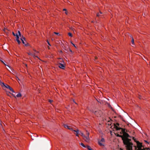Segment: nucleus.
<instances>
[{
    "label": "nucleus",
    "mask_w": 150,
    "mask_h": 150,
    "mask_svg": "<svg viewBox=\"0 0 150 150\" xmlns=\"http://www.w3.org/2000/svg\"><path fill=\"white\" fill-rule=\"evenodd\" d=\"M115 135L117 137H120L122 139L123 141L124 144L126 145L127 150H132V143L130 142L131 139L129 138H125L123 136L120 135L118 134H115Z\"/></svg>",
    "instance_id": "f257e3e1"
},
{
    "label": "nucleus",
    "mask_w": 150,
    "mask_h": 150,
    "mask_svg": "<svg viewBox=\"0 0 150 150\" xmlns=\"http://www.w3.org/2000/svg\"><path fill=\"white\" fill-rule=\"evenodd\" d=\"M136 143L137 144V148H138V150H144L143 149H142V148L143 147L142 144L140 143L138 141H137Z\"/></svg>",
    "instance_id": "f03ea898"
},
{
    "label": "nucleus",
    "mask_w": 150,
    "mask_h": 150,
    "mask_svg": "<svg viewBox=\"0 0 150 150\" xmlns=\"http://www.w3.org/2000/svg\"><path fill=\"white\" fill-rule=\"evenodd\" d=\"M92 112L94 113L95 115L98 116H100L102 112L100 110H97L94 111L93 110Z\"/></svg>",
    "instance_id": "7ed1b4c3"
},
{
    "label": "nucleus",
    "mask_w": 150,
    "mask_h": 150,
    "mask_svg": "<svg viewBox=\"0 0 150 150\" xmlns=\"http://www.w3.org/2000/svg\"><path fill=\"white\" fill-rule=\"evenodd\" d=\"M21 40L22 41V43L24 44L25 46L28 45V43L26 44V42L25 41V38L23 36H22L21 38Z\"/></svg>",
    "instance_id": "20e7f679"
},
{
    "label": "nucleus",
    "mask_w": 150,
    "mask_h": 150,
    "mask_svg": "<svg viewBox=\"0 0 150 150\" xmlns=\"http://www.w3.org/2000/svg\"><path fill=\"white\" fill-rule=\"evenodd\" d=\"M83 139L86 142H89L90 138L89 136H86L85 135H83Z\"/></svg>",
    "instance_id": "39448f33"
},
{
    "label": "nucleus",
    "mask_w": 150,
    "mask_h": 150,
    "mask_svg": "<svg viewBox=\"0 0 150 150\" xmlns=\"http://www.w3.org/2000/svg\"><path fill=\"white\" fill-rule=\"evenodd\" d=\"M123 136L125 138H128V137L132 138L126 132L124 133V134H123Z\"/></svg>",
    "instance_id": "423d86ee"
},
{
    "label": "nucleus",
    "mask_w": 150,
    "mask_h": 150,
    "mask_svg": "<svg viewBox=\"0 0 150 150\" xmlns=\"http://www.w3.org/2000/svg\"><path fill=\"white\" fill-rule=\"evenodd\" d=\"M5 87L9 89L12 92H14V91L13 88L10 87L9 85H6V86H5Z\"/></svg>",
    "instance_id": "0eeeda50"
},
{
    "label": "nucleus",
    "mask_w": 150,
    "mask_h": 150,
    "mask_svg": "<svg viewBox=\"0 0 150 150\" xmlns=\"http://www.w3.org/2000/svg\"><path fill=\"white\" fill-rule=\"evenodd\" d=\"M58 67L62 69H64V68L65 67V66L63 64L60 63L58 64Z\"/></svg>",
    "instance_id": "6e6552de"
},
{
    "label": "nucleus",
    "mask_w": 150,
    "mask_h": 150,
    "mask_svg": "<svg viewBox=\"0 0 150 150\" xmlns=\"http://www.w3.org/2000/svg\"><path fill=\"white\" fill-rule=\"evenodd\" d=\"M28 54L29 55H31V56H33L34 58L35 57H37V58H38V57L37 56L35 55V53H34V54H33L32 53L29 52V53H28Z\"/></svg>",
    "instance_id": "1a4fd4ad"
},
{
    "label": "nucleus",
    "mask_w": 150,
    "mask_h": 150,
    "mask_svg": "<svg viewBox=\"0 0 150 150\" xmlns=\"http://www.w3.org/2000/svg\"><path fill=\"white\" fill-rule=\"evenodd\" d=\"M114 127L116 129V130H120L121 129H122V128H120V127H118L115 125H114Z\"/></svg>",
    "instance_id": "9d476101"
},
{
    "label": "nucleus",
    "mask_w": 150,
    "mask_h": 150,
    "mask_svg": "<svg viewBox=\"0 0 150 150\" xmlns=\"http://www.w3.org/2000/svg\"><path fill=\"white\" fill-rule=\"evenodd\" d=\"M76 131H77V132H76V133L75 134H76V135L78 137L79 136L78 134H80V131L78 129L76 130Z\"/></svg>",
    "instance_id": "9b49d317"
},
{
    "label": "nucleus",
    "mask_w": 150,
    "mask_h": 150,
    "mask_svg": "<svg viewBox=\"0 0 150 150\" xmlns=\"http://www.w3.org/2000/svg\"><path fill=\"white\" fill-rule=\"evenodd\" d=\"M132 38V41H131V42H132V44H133V45H134V39L132 37V36H131V35H130V36Z\"/></svg>",
    "instance_id": "f8f14e48"
},
{
    "label": "nucleus",
    "mask_w": 150,
    "mask_h": 150,
    "mask_svg": "<svg viewBox=\"0 0 150 150\" xmlns=\"http://www.w3.org/2000/svg\"><path fill=\"white\" fill-rule=\"evenodd\" d=\"M21 96V94L20 93H19L18 94H17L16 96L17 97H20Z\"/></svg>",
    "instance_id": "ddd939ff"
},
{
    "label": "nucleus",
    "mask_w": 150,
    "mask_h": 150,
    "mask_svg": "<svg viewBox=\"0 0 150 150\" xmlns=\"http://www.w3.org/2000/svg\"><path fill=\"white\" fill-rule=\"evenodd\" d=\"M101 142L98 141V143L100 146H104V145L101 143Z\"/></svg>",
    "instance_id": "4468645a"
},
{
    "label": "nucleus",
    "mask_w": 150,
    "mask_h": 150,
    "mask_svg": "<svg viewBox=\"0 0 150 150\" xmlns=\"http://www.w3.org/2000/svg\"><path fill=\"white\" fill-rule=\"evenodd\" d=\"M64 127L66 128H67L68 129H69V126L65 125V124H64Z\"/></svg>",
    "instance_id": "2eb2a0df"
},
{
    "label": "nucleus",
    "mask_w": 150,
    "mask_h": 150,
    "mask_svg": "<svg viewBox=\"0 0 150 150\" xmlns=\"http://www.w3.org/2000/svg\"><path fill=\"white\" fill-rule=\"evenodd\" d=\"M121 129L122 130V132L123 134H124V133H126L125 131V129L122 128V129Z\"/></svg>",
    "instance_id": "dca6fc26"
},
{
    "label": "nucleus",
    "mask_w": 150,
    "mask_h": 150,
    "mask_svg": "<svg viewBox=\"0 0 150 150\" xmlns=\"http://www.w3.org/2000/svg\"><path fill=\"white\" fill-rule=\"evenodd\" d=\"M16 35V40H19V37L18 35V34L17 33Z\"/></svg>",
    "instance_id": "f3484780"
},
{
    "label": "nucleus",
    "mask_w": 150,
    "mask_h": 150,
    "mask_svg": "<svg viewBox=\"0 0 150 150\" xmlns=\"http://www.w3.org/2000/svg\"><path fill=\"white\" fill-rule=\"evenodd\" d=\"M18 36H19L20 37H21H21L22 36V35H21V33L19 31H18Z\"/></svg>",
    "instance_id": "a211bd4d"
},
{
    "label": "nucleus",
    "mask_w": 150,
    "mask_h": 150,
    "mask_svg": "<svg viewBox=\"0 0 150 150\" xmlns=\"http://www.w3.org/2000/svg\"><path fill=\"white\" fill-rule=\"evenodd\" d=\"M80 144L81 146H82L84 147H85V148L86 147L82 143H80Z\"/></svg>",
    "instance_id": "6ab92c4d"
},
{
    "label": "nucleus",
    "mask_w": 150,
    "mask_h": 150,
    "mask_svg": "<svg viewBox=\"0 0 150 150\" xmlns=\"http://www.w3.org/2000/svg\"><path fill=\"white\" fill-rule=\"evenodd\" d=\"M86 148L88 149V150H92V149L89 146H86Z\"/></svg>",
    "instance_id": "aec40b11"
},
{
    "label": "nucleus",
    "mask_w": 150,
    "mask_h": 150,
    "mask_svg": "<svg viewBox=\"0 0 150 150\" xmlns=\"http://www.w3.org/2000/svg\"><path fill=\"white\" fill-rule=\"evenodd\" d=\"M1 84L2 86H6V85H5L4 83L1 82Z\"/></svg>",
    "instance_id": "412c9836"
},
{
    "label": "nucleus",
    "mask_w": 150,
    "mask_h": 150,
    "mask_svg": "<svg viewBox=\"0 0 150 150\" xmlns=\"http://www.w3.org/2000/svg\"><path fill=\"white\" fill-rule=\"evenodd\" d=\"M0 61H1V62H2L3 64H4L5 65V66H8V67H9L8 65H7L6 64H5L4 62L3 61H2V60H1L0 59Z\"/></svg>",
    "instance_id": "4be33fe9"
},
{
    "label": "nucleus",
    "mask_w": 150,
    "mask_h": 150,
    "mask_svg": "<svg viewBox=\"0 0 150 150\" xmlns=\"http://www.w3.org/2000/svg\"><path fill=\"white\" fill-rule=\"evenodd\" d=\"M68 35L69 36L71 37H72V34L70 33H68Z\"/></svg>",
    "instance_id": "5701e85b"
},
{
    "label": "nucleus",
    "mask_w": 150,
    "mask_h": 150,
    "mask_svg": "<svg viewBox=\"0 0 150 150\" xmlns=\"http://www.w3.org/2000/svg\"><path fill=\"white\" fill-rule=\"evenodd\" d=\"M143 150H150V149L149 148H144Z\"/></svg>",
    "instance_id": "b1692460"
},
{
    "label": "nucleus",
    "mask_w": 150,
    "mask_h": 150,
    "mask_svg": "<svg viewBox=\"0 0 150 150\" xmlns=\"http://www.w3.org/2000/svg\"><path fill=\"white\" fill-rule=\"evenodd\" d=\"M81 134V136L83 137V135H84L81 132H80V134Z\"/></svg>",
    "instance_id": "393cba45"
},
{
    "label": "nucleus",
    "mask_w": 150,
    "mask_h": 150,
    "mask_svg": "<svg viewBox=\"0 0 150 150\" xmlns=\"http://www.w3.org/2000/svg\"><path fill=\"white\" fill-rule=\"evenodd\" d=\"M16 41H17L18 43L19 44H20L21 43V42L19 40H16Z\"/></svg>",
    "instance_id": "a878e982"
},
{
    "label": "nucleus",
    "mask_w": 150,
    "mask_h": 150,
    "mask_svg": "<svg viewBox=\"0 0 150 150\" xmlns=\"http://www.w3.org/2000/svg\"><path fill=\"white\" fill-rule=\"evenodd\" d=\"M105 141V139L104 138H102L100 141L101 142H104Z\"/></svg>",
    "instance_id": "bb28decb"
},
{
    "label": "nucleus",
    "mask_w": 150,
    "mask_h": 150,
    "mask_svg": "<svg viewBox=\"0 0 150 150\" xmlns=\"http://www.w3.org/2000/svg\"><path fill=\"white\" fill-rule=\"evenodd\" d=\"M132 139L135 142H137V141L136 140V139H135V138L134 137H132Z\"/></svg>",
    "instance_id": "cd10ccee"
},
{
    "label": "nucleus",
    "mask_w": 150,
    "mask_h": 150,
    "mask_svg": "<svg viewBox=\"0 0 150 150\" xmlns=\"http://www.w3.org/2000/svg\"><path fill=\"white\" fill-rule=\"evenodd\" d=\"M54 33L55 34H56V35H59V33H57V32H54Z\"/></svg>",
    "instance_id": "c85d7f7f"
},
{
    "label": "nucleus",
    "mask_w": 150,
    "mask_h": 150,
    "mask_svg": "<svg viewBox=\"0 0 150 150\" xmlns=\"http://www.w3.org/2000/svg\"><path fill=\"white\" fill-rule=\"evenodd\" d=\"M68 129H69L70 130H71V131H73V129L72 128H70V127H69V128Z\"/></svg>",
    "instance_id": "c756f323"
},
{
    "label": "nucleus",
    "mask_w": 150,
    "mask_h": 150,
    "mask_svg": "<svg viewBox=\"0 0 150 150\" xmlns=\"http://www.w3.org/2000/svg\"><path fill=\"white\" fill-rule=\"evenodd\" d=\"M47 42L48 44L50 45V46H51V45L50 44V43H49V42L48 41V40H47Z\"/></svg>",
    "instance_id": "7c9ffc66"
},
{
    "label": "nucleus",
    "mask_w": 150,
    "mask_h": 150,
    "mask_svg": "<svg viewBox=\"0 0 150 150\" xmlns=\"http://www.w3.org/2000/svg\"><path fill=\"white\" fill-rule=\"evenodd\" d=\"M71 44H72L73 45H74V46L75 47H76L75 45L73 43L71 42Z\"/></svg>",
    "instance_id": "2f4dec72"
},
{
    "label": "nucleus",
    "mask_w": 150,
    "mask_h": 150,
    "mask_svg": "<svg viewBox=\"0 0 150 150\" xmlns=\"http://www.w3.org/2000/svg\"><path fill=\"white\" fill-rule=\"evenodd\" d=\"M86 134L87 135V136H89V133L87 131V133H86Z\"/></svg>",
    "instance_id": "473e14b6"
},
{
    "label": "nucleus",
    "mask_w": 150,
    "mask_h": 150,
    "mask_svg": "<svg viewBox=\"0 0 150 150\" xmlns=\"http://www.w3.org/2000/svg\"><path fill=\"white\" fill-rule=\"evenodd\" d=\"M12 34L14 36H16V35L13 32H12Z\"/></svg>",
    "instance_id": "72a5a7b5"
},
{
    "label": "nucleus",
    "mask_w": 150,
    "mask_h": 150,
    "mask_svg": "<svg viewBox=\"0 0 150 150\" xmlns=\"http://www.w3.org/2000/svg\"><path fill=\"white\" fill-rule=\"evenodd\" d=\"M100 16V15L99 14V13H98L97 14V16L98 17H99Z\"/></svg>",
    "instance_id": "f704fd0d"
},
{
    "label": "nucleus",
    "mask_w": 150,
    "mask_h": 150,
    "mask_svg": "<svg viewBox=\"0 0 150 150\" xmlns=\"http://www.w3.org/2000/svg\"><path fill=\"white\" fill-rule=\"evenodd\" d=\"M49 102L50 103H51L52 102V100H49Z\"/></svg>",
    "instance_id": "c9c22d12"
},
{
    "label": "nucleus",
    "mask_w": 150,
    "mask_h": 150,
    "mask_svg": "<svg viewBox=\"0 0 150 150\" xmlns=\"http://www.w3.org/2000/svg\"><path fill=\"white\" fill-rule=\"evenodd\" d=\"M7 28H4V30H4V31H5V30H7Z\"/></svg>",
    "instance_id": "e433bc0d"
},
{
    "label": "nucleus",
    "mask_w": 150,
    "mask_h": 150,
    "mask_svg": "<svg viewBox=\"0 0 150 150\" xmlns=\"http://www.w3.org/2000/svg\"><path fill=\"white\" fill-rule=\"evenodd\" d=\"M63 10L64 11H67V9H66L64 8V9H63Z\"/></svg>",
    "instance_id": "4c0bfd02"
},
{
    "label": "nucleus",
    "mask_w": 150,
    "mask_h": 150,
    "mask_svg": "<svg viewBox=\"0 0 150 150\" xmlns=\"http://www.w3.org/2000/svg\"><path fill=\"white\" fill-rule=\"evenodd\" d=\"M12 95H13V96L14 97L16 98V96H15V95H13V94H12Z\"/></svg>",
    "instance_id": "58836bf2"
},
{
    "label": "nucleus",
    "mask_w": 150,
    "mask_h": 150,
    "mask_svg": "<svg viewBox=\"0 0 150 150\" xmlns=\"http://www.w3.org/2000/svg\"><path fill=\"white\" fill-rule=\"evenodd\" d=\"M73 131H74V132H77L76 130H73Z\"/></svg>",
    "instance_id": "ea45409f"
},
{
    "label": "nucleus",
    "mask_w": 150,
    "mask_h": 150,
    "mask_svg": "<svg viewBox=\"0 0 150 150\" xmlns=\"http://www.w3.org/2000/svg\"><path fill=\"white\" fill-rule=\"evenodd\" d=\"M73 101L76 104H77V103L74 101V100H73Z\"/></svg>",
    "instance_id": "a19ab883"
},
{
    "label": "nucleus",
    "mask_w": 150,
    "mask_h": 150,
    "mask_svg": "<svg viewBox=\"0 0 150 150\" xmlns=\"http://www.w3.org/2000/svg\"><path fill=\"white\" fill-rule=\"evenodd\" d=\"M117 125H118V126H119V123H117Z\"/></svg>",
    "instance_id": "79ce46f5"
},
{
    "label": "nucleus",
    "mask_w": 150,
    "mask_h": 150,
    "mask_svg": "<svg viewBox=\"0 0 150 150\" xmlns=\"http://www.w3.org/2000/svg\"><path fill=\"white\" fill-rule=\"evenodd\" d=\"M100 14H102V12H101V11H100Z\"/></svg>",
    "instance_id": "37998d69"
},
{
    "label": "nucleus",
    "mask_w": 150,
    "mask_h": 150,
    "mask_svg": "<svg viewBox=\"0 0 150 150\" xmlns=\"http://www.w3.org/2000/svg\"><path fill=\"white\" fill-rule=\"evenodd\" d=\"M48 48L49 49H50V47H48Z\"/></svg>",
    "instance_id": "c03bdc74"
},
{
    "label": "nucleus",
    "mask_w": 150,
    "mask_h": 150,
    "mask_svg": "<svg viewBox=\"0 0 150 150\" xmlns=\"http://www.w3.org/2000/svg\"><path fill=\"white\" fill-rule=\"evenodd\" d=\"M70 50V51L71 52H72V50Z\"/></svg>",
    "instance_id": "a18cd8bd"
},
{
    "label": "nucleus",
    "mask_w": 150,
    "mask_h": 150,
    "mask_svg": "<svg viewBox=\"0 0 150 150\" xmlns=\"http://www.w3.org/2000/svg\"><path fill=\"white\" fill-rule=\"evenodd\" d=\"M95 58L96 59H97V57H95Z\"/></svg>",
    "instance_id": "49530a36"
},
{
    "label": "nucleus",
    "mask_w": 150,
    "mask_h": 150,
    "mask_svg": "<svg viewBox=\"0 0 150 150\" xmlns=\"http://www.w3.org/2000/svg\"><path fill=\"white\" fill-rule=\"evenodd\" d=\"M34 51H35V52H36L37 53H38V52H37L36 51V50H34Z\"/></svg>",
    "instance_id": "de8ad7c7"
},
{
    "label": "nucleus",
    "mask_w": 150,
    "mask_h": 150,
    "mask_svg": "<svg viewBox=\"0 0 150 150\" xmlns=\"http://www.w3.org/2000/svg\"><path fill=\"white\" fill-rule=\"evenodd\" d=\"M25 66H26V67H27V64H25Z\"/></svg>",
    "instance_id": "09e8293b"
},
{
    "label": "nucleus",
    "mask_w": 150,
    "mask_h": 150,
    "mask_svg": "<svg viewBox=\"0 0 150 150\" xmlns=\"http://www.w3.org/2000/svg\"><path fill=\"white\" fill-rule=\"evenodd\" d=\"M145 142H147L146 140L144 141Z\"/></svg>",
    "instance_id": "8fccbe9b"
},
{
    "label": "nucleus",
    "mask_w": 150,
    "mask_h": 150,
    "mask_svg": "<svg viewBox=\"0 0 150 150\" xmlns=\"http://www.w3.org/2000/svg\"><path fill=\"white\" fill-rule=\"evenodd\" d=\"M65 13H66L67 14V12H65Z\"/></svg>",
    "instance_id": "3c124183"
},
{
    "label": "nucleus",
    "mask_w": 150,
    "mask_h": 150,
    "mask_svg": "<svg viewBox=\"0 0 150 150\" xmlns=\"http://www.w3.org/2000/svg\"><path fill=\"white\" fill-rule=\"evenodd\" d=\"M17 79H18V80H19V79H18V77H17Z\"/></svg>",
    "instance_id": "603ef678"
},
{
    "label": "nucleus",
    "mask_w": 150,
    "mask_h": 150,
    "mask_svg": "<svg viewBox=\"0 0 150 150\" xmlns=\"http://www.w3.org/2000/svg\"><path fill=\"white\" fill-rule=\"evenodd\" d=\"M109 107H110V105H109Z\"/></svg>",
    "instance_id": "864d4df0"
},
{
    "label": "nucleus",
    "mask_w": 150,
    "mask_h": 150,
    "mask_svg": "<svg viewBox=\"0 0 150 150\" xmlns=\"http://www.w3.org/2000/svg\"><path fill=\"white\" fill-rule=\"evenodd\" d=\"M121 134H122V132H120Z\"/></svg>",
    "instance_id": "5fc2aeb1"
},
{
    "label": "nucleus",
    "mask_w": 150,
    "mask_h": 150,
    "mask_svg": "<svg viewBox=\"0 0 150 150\" xmlns=\"http://www.w3.org/2000/svg\"><path fill=\"white\" fill-rule=\"evenodd\" d=\"M139 99H141V98L140 97L139 98Z\"/></svg>",
    "instance_id": "6e6d98bb"
},
{
    "label": "nucleus",
    "mask_w": 150,
    "mask_h": 150,
    "mask_svg": "<svg viewBox=\"0 0 150 150\" xmlns=\"http://www.w3.org/2000/svg\"><path fill=\"white\" fill-rule=\"evenodd\" d=\"M126 149H127V147H126Z\"/></svg>",
    "instance_id": "4d7b16f0"
}]
</instances>
